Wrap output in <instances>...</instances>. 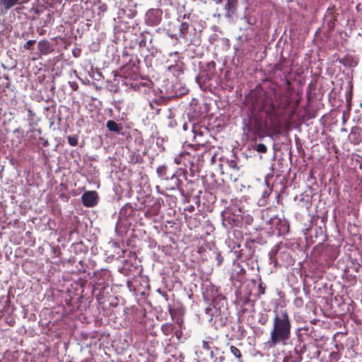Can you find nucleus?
<instances>
[{
  "mask_svg": "<svg viewBox=\"0 0 362 362\" xmlns=\"http://www.w3.org/2000/svg\"><path fill=\"white\" fill-rule=\"evenodd\" d=\"M248 102L251 104L252 114L264 112L267 118L269 119L270 125L274 128L280 127L282 110L290 105L288 100L284 98L281 102H279L276 107L271 97L265 94L257 93H252L248 98Z\"/></svg>",
  "mask_w": 362,
  "mask_h": 362,
  "instance_id": "1",
  "label": "nucleus"
},
{
  "mask_svg": "<svg viewBox=\"0 0 362 362\" xmlns=\"http://www.w3.org/2000/svg\"><path fill=\"white\" fill-rule=\"evenodd\" d=\"M273 327L267 341L269 347L287 344L291 337V320L286 309L274 310Z\"/></svg>",
  "mask_w": 362,
  "mask_h": 362,
  "instance_id": "2",
  "label": "nucleus"
},
{
  "mask_svg": "<svg viewBox=\"0 0 362 362\" xmlns=\"http://www.w3.org/2000/svg\"><path fill=\"white\" fill-rule=\"evenodd\" d=\"M292 72V65L288 64L286 58L281 57L279 63L274 64L271 69V74L274 78H281L289 76Z\"/></svg>",
  "mask_w": 362,
  "mask_h": 362,
  "instance_id": "3",
  "label": "nucleus"
},
{
  "mask_svg": "<svg viewBox=\"0 0 362 362\" xmlns=\"http://www.w3.org/2000/svg\"><path fill=\"white\" fill-rule=\"evenodd\" d=\"M180 192L183 196L185 197L186 201L187 202H189L191 197H194L198 200V202H199L202 190L199 189V185L198 182L190 180L186 183L185 189H181Z\"/></svg>",
  "mask_w": 362,
  "mask_h": 362,
  "instance_id": "4",
  "label": "nucleus"
},
{
  "mask_svg": "<svg viewBox=\"0 0 362 362\" xmlns=\"http://www.w3.org/2000/svg\"><path fill=\"white\" fill-rule=\"evenodd\" d=\"M223 225L226 228H231L234 226H238L241 223V217L239 214H235L232 209H226L222 214Z\"/></svg>",
  "mask_w": 362,
  "mask_h": 362,
  "instance_id": "5",
  "label": "nucleus"
},
{
  "mask_svg": "<svg viewBox=\"0 0 362 362\" xmlns=\"http://www.w3.org/2000/svg\"><path fill=\"white\" fill-rule=\"evenodd\" d=\"M99 199L96 191H86L81 196V202L84 206L92 208L98 204Z\"/></svg>",
  "mask_w": 362,
  "mask_h": 362,
  "instance_id": "6",
  "label": "nucleus"
},
{
  "mask_svg": "<svg viewBox=\"0 0 362 362\" xmlns=\"http://www.w3.org/2000/svg\"><path fill=\"white\" fill-rule=\"evenodd\" d=\"M192 131L194 134V140L197 144L204 146L206 141L203 137L208 132V129L199 124H193Z\"/></svg>",
  "mask_w": 362,
  "mask_h": 362,
  "instance_id": "7",
  "label": "nucleus"
},
{
  "mask_svg": "<svg viewBox=\"0 0 362 362\" xmlns=\"http://www.w3.org/2000/svg\"><path fill=\"white\" fill-rule=\"evenodd\" d=\"M303 348L299 351L295 349L293 351H288L286 355L282 362H300L302 361Z\"/></svg>",
  "mask_w": 362,
  "mask_h": 362,
  "instance_id": "8",
  "label": "nucleus"
},
{
  "mask_svg": "<svg viewBox=\"0 0 362 362\" xmlns=\"http://www.w3.org/2000/svg\"><path fill=\"white\" fill-rule=\"evenodd\" d=\"M40 53L42 55H47L54 52V48L51 42L47 40H42L37 44Z\"/></svg>",
  "mask_w": 362,
  "mask_h": 362,
  "instance_id": "9",
  "label": "nucleus"
},
{
  "mask_svg": "<svg viewBox=\"0 0 362 362\" xmlns=\"http://www.w3.org/2000/svg\"><path fill=\"white\" fill-rule=\"evenodd\" d=\"M238 0H227L224 6L226 11V17H231L236 11Z\"/></svg>",
  "mask_w": 362,
  "mask_h": 362,
  "instance_id": "10",
  "label": "nucleus"
},
{
  "mask_svg": "<svg viewBox=\"0 0 362 362\" xmlns=\"http://www.w3.org/2000/svg\"><path fill=\"white\" fill-rule=\"evenodd\" d=\"M134 214V209L130 204H126L119 210V215L121 218H127Z\"/></svg>",
  "mask_w": 362,
  "mask_h": 362,
  "instance_id": "11",
  "label": "nucleus"
},
{
  "mask_svg": "<svg viewBox=\"0 0 362 362\" xmlns=\"http://www.w3.org/2000/svg\"><path fill=\"white\" fill-rule=\"evenodd\" d=\"M16 5H21L18 0H0V7L2 13H6Z\"/></svg>",
  "mask_w": 362,
  "mask_h": 362,
  "instance_id": "12",
  "label": "nucleus"
},
{
  "mask_svg": "<svg viewBox=\"0 0 362 362\" xmlns=\"http://www.w3.org/2000/svg\"><path fill=\"white\" fill-rule=\"evenodd\" d=\"M156 173L159 177H160L163 180H169L173 179L175 176V174L173 173L171 175H169L168 174V168L166 165H160L156 169Z\"/></svg>",
  "mask_w": 362,
  "mask_h": 362,
  "instance_id": "13",
  "label": "nucleus"
},
{
  "mask_svg": "<svg viewBox=\"0 0 362 362\" xmlns=\"http://www.w3.org/2000/svg\"><path fill=\"white\" fill-rule=\"evenodd\" d=\"M339 62L346 67H354L357 65V62L354 58L349 54H346L344 57L339 59Z\"/></svg>",
  "mask_w": 362,
  "mask_h": 362,
  "instance_id": "14",
  "label": "nucleus"
},
{
  "mask_svg": "<svg viewBox=\"0 0 362 362\" xmlns=\"http://www.w3.org/2000/svg\"><path fill=\"white\" fill-rule=\"evenodd\" d=\"M189 28V25L187 22H182L180 26L179 37L180 38L187 40V34Z\"/></svg>",
  "mask_w": 362,
  "mask_h": 362,
  "instance_id": "15",
  "label": "nucleus"
},
{
  "mask_svg": "<svg viewBox=\"0 0 362 362\" xmlns=\"http://www.w3.org/2000/svg\"><path fill=\"white\" fill-rule=\"evenodd\" d=\"M106 127L109 131L119 134L122 129L120 124L116 123L113 120H108L106 123Z\"/></svg>",
  "mask_w": 362,
  "mask_h": 362,
  "instance_id": "16",
  "label": "nucleus"
},
{
  "mask_svg": "<svg viewBox=\"0 0 362 362\" xmlns=\"http://www.w3.org/2000/svg\"><path fill=\"white\" fill-rule=\"evenodd\" d=\"M39 121H35L33 122V124L32 126L29 127V132L33 134L32 137L33 139H36L37 136L42 135V131L41 128H36L35 127L37 125V122Z\"/></svg>",
  "mask_w": 362,
  "mask_h": 362,
  "instance_id": "17",
  "label": "nucleus"
},
{
  "mask_svg": "<svg viewBox=\"0 0 362 362\" xmlns=\"http://www.w3.org/2000/svg\"><path fill=\"white\" fill-rule=\"evenodd\" d=\"M214 339L211 337H206L202 341V348L206 351L211 350V345L213 344Z\"/></svg>",
  "mask_w": 362,
  "mask_h": 362,
  "instance_id": "18",
  "label": "nucleus"
},
{
  "mask_svg": "<svg viewBox=\"0 0 362 362\" xmlns=\"http://www.w3.org/2000/svg\"><path fill=\"white\" fill-rule=\"evenodd\" d=\"M27 112L29 121L28 126H32L33 124V122L40 120L37 118L36 114L31 109H28Z\"/></svg>",
  "mask_w": 362,
  "mask_h": 362,
  "instance_id": "19",
  "label": "nucleus"
},
{
  "mask_svg": "<svg viewBox=\"0 0 362 362\" xmlns=\"http://www.w3.org/2000/svg\"><path fill=\"white\" fill-rule=\"evenodd\" d=\"M254 128H255V133L257 134L259 132L263 131V129L264 128V124L262 121H260L257 119H255Z\"/></svg>",
  "mask_w": 362,
  "mask_h": 362,
  "instance_id": "20",
  "label": "nucleus"
},
{
  "mask_svg": "<svg viewBox=\"0 0 362 362\" xmlns=\"http://www.w3.org/2000/svg\"><path fill=\"white\" fill-rule=\"evenodd\" d=\"M173 327V324L166 323L161 326V330L165 335L168 336L172 333Z\"/></svg>",
  "mask_w": 362,
  "mask_h": 362,
  "instance_id": "21",
  "label": "nucleus"
},
{
  "mask_svg": "<svg viewBox=\"0 0 362 362\" xmlns=\"http://www.w3.org/2000/svg\"><path fill=\"white\" fill-rule=\"evenodd\" d=\"M230 352L239 359V361L242 360V354L239 349H238L236 346L231 345L230 346Z\"/></svg>",
  "mask_w": 362,
  "mask_h": 362,
  "instance_id": "22",
  "label": "nucleus"
},
{
  "mask_svg": "<svg viewBox=\"0 0 362 362\" xmlns=\"http://www.w3.org/2000/svg\"><path fill=\"white\" fill-rule=\"evenodd\" d=\"M253 149L259 153H265L267 151V147L264 144H258L254 146Z\"/></svg>",
  "mask_w": 362,
  "mask_h": 362,
  "instance_id": "23",
  "label": "nucleus"
},
{
  "mask_svg": "<svg viewBox=\"0 0 362 362\" xmlns=\"http://www.w3.org/2000/svg\"><path fill=\"white\" fill-rule=\"evenodd\" d=\"M227 164L228 167L233 171H238L239 170V167L238 166V163L235 160H228Z\"/></svg>",
  "mask_w": 362,
  "mask_h": 362,
  "instance_id": "24",
  "label": "nucleus"
},
{
  "mask_svg": "<svg viewBox=\"0 0 362 362\" xmlns=\"http://www.w3.org/2000/svg\"><path fill=\"white\" fill-rule=\"evenodd\" d=\"M37 139L38 140V144L39 145H42L43 147H47L49 146V141L47 139H45V138H43L42 136V135L40 136H37L36 139Z\"/></svg>",
  "mask_w": 362,
  "mask_h": 362,
  "instance_id": "25",
  "label": "nucleus"
},
{
  "mask_svg": "<svg viewBox=\"0 0 362 362\" xmlns=\"http://www.w3.org/2000/svg\"><path fill=\"white\" fill-rule=\"evenodd\" d=\"M68 143L71 146H76L78 144V137L76 136H70L68 137Z\"/></svg>",
  "mask_w": 362,
  "mask_h": 362,
  "instance_id": "26",
  "label": "nucleus"
},
{
  "mask_svg": "<svg viewBox=\"0 0 362 362\" xmlns=\"http://www.w3.org/2000/svg\"><path fill=\"white\" fill-rule=\"evenodd\" d=\"M293 303L296 307H297L298 308H302L304 304V300H303V298H301V297H296L293 300Z\"/></svg>",
  "mask_w": 362,
  "mask_h": 362,
  "instance_id": "27",
  "label": "nucleus"
},
{
  "mask_svg": "<svg viewBox=\"0 0 362 362\" xmlns=\"http://www.w3.org/2000/svg\"><path fill=\"white\" fill-rule=\"evenodd\" d=\"M265 289L266 286L262 281H260V283L258 285V293L259 295H263L265 293Z\"/></svg>",
  "mask_w": 362,
  "mask_h": 362,
  "instance_id": "28",
  "label": "nucleus"
},
{
  "mask_svg": "<svg viewBox=\"0 0 362 362\" xmlns=\"http://www.w3.org/2000/svg\"><path fill=\"white\" fill-rule=\"evenodd\" d=\"M35 40H30L27 41L25 44H24L23 47L25 49H31V47L33 46V45L35 43Z\"/></svg>",
  "mask_w": 362,
  "mask_h": 362,
  "instance_id": "29",
  "label": "nucleus"
},
{
  "mask_svg": "<svg viewBox=\"0 0 362 362\" xmlns=\"http://www.w3.org/2000/svg\"><path fill=\"white\" fill-rule=\"evenodd\" d=\"M361 128L358 127H355L354 128L351 129V135H353V136H360V133H361Z\"/></svg>",
  "mask_w": 362,
  "mask_h": 362,
  "instance_id": "30",
  "label": "nucleus"
},
{
  "mask_svg": "<svg viewBox=\"0 0 362 362\" xmlns=\"http://www.w3.org/2000/svg\"><path fill=\"white\" fill-rule=\"evenodd\" d=\"M280 80H281L282 81L285 82L286 86L288 88L291 86V81L288 79V76H284L282 77L281 78H279Z\"/></svg>",
  "mask_w": 362,
  "mask_h": 362,
  "instance_id": "31",
  "label": "nucleus"
},
{
  "mask_svg": "<svg viewBox=\"0 0 362 362\" xmlns=\"http://www.w3.org/2000/svg\"><path fill=\"white\" fill-rule=\"evenodd\" d=\"M267 322V316H262L259 319V323H260L262 325H265Z\"/></svg>",
  "mask_w": 362,
  "mask_h": 362,
  "instance_id": "32",
  "label": "nucleus"
},
{
  "mask_svg": "<svg viewBox=\"0 0 362 362\" xmlns=\"http://www.w3.org/2000/svg\"><path fill=\"white\" fill-rule=\"evenodd\" d=\"M168 312H169L170 315H171V317L173 318L174 315H175V310L172 308L171 305H168Z\"/></svg>",
  "mask_w": 362,
  "mask_h": 362,
  "instance_id": "33",
  "label": "nucleus"
},
{
  "mask_svg": "<svg viewBox=\"0 0 362 362\" xmlns=\"http://www.w3.org/2000/svg\"><path fill=\"white\" fill-rule=\"evenodd\" d=\"M216 259H217L218 264V265L221 264H222V262H223V257H221V255H220V254H218V255H217Z\"/></svg>",
  "mask_w": 362,
  "mask_h": 362,
  "instance_id": "34",
  "label": "nucleus"
},
{
  "mask_svg": "<svg viewBox=\"0 0 362 362\" xmlns=\"http://www.w3.org/2000/svg\"><path fill=\"white\" fill-rule=\"evenodd\" d=\"M139 47H144L146 45V40L145 39H142L139 42Z\"/></svg>",
  "mask_w": 362,
  "mask_h": 362,
  "instance_id": "35",
  "label": "nucleus"
},
{
  "mask_svg": "<svg viewBox=\"0 0 362 362\" xmlns=\"http://www.w3.org/2000/svg\"><path fill=\"white\" fill-rule=\"evenodd\" d=\"M30 0H18V1L19 2V4L21 5H23V4H27L30 1Z\"/></svg>",
  "mask_w": 362,
  "mask_h": 362,
  "instance_id": "36",
  "label": "nucleus"
},
{
  "mask_svg": "<svg viewBox=\"0 0 362 362\" xmlns=\"http://www.w3.org/2000/svg\"><path fill=\"white\" fill-rule=\"evenodd\" d=\"M194 210V207L193 206H189L187 209V211L189 212H192Z\"/></svg>",
  "mask_w": 362,
  "mask_h": 362,
  "instance_id": "37",
  "label": "nucleus"
},
{
  "mask_svg": "<svg viewBox=\"0 0 362 362\" xmlns=\"http://www.w3.org/2000/svg\"><path fill=\"white\" fill-rule=\"evenodd\" d=\"M175 162L177 164H180V161L178 160V158H175Z\"/></svg>",
  "mask_w": 362,
  "mask_h": 362,
  "instance_id": "38",
  "label": "nucleus"
},
{
  "mask_svg": "<svg viewBox=\"0 0 362 362\" xmlns=\"http://www.w3.org/2000/svg\"><path fill=\"white\" fill-rule=\"evenodd\" d=\"M50 107H54V106H52V107H46L45 108V110H47V111H48V110H49Z\"/></svg>",
  "mask_w": 362,
  "mask_h": 362,
  "instance_id": "39",
  "label": "nucleus"
},
{
  "mask_svg": "<svg viewBox=\"0 0 362 362\" xmlns=\"http://www.w3.org/2000/svg\"><path fill=\"white\" fill-rule=\"evenodd\" d=\"M186 127H187V124H185V125L183 126L184 129H187V128H186Z\"/></svg>",
  "mask_w": 362,
  "mask_h": 362,
  "instance_id": "40",
  "label": "nucleus"
},
{
  "mask_svg": "<svg viewBox=\"0 0 362 362\" xmlns=\"http://www.w3.org/2000/svg\"><path fill=\"white\" fill-rule=\"evenodd\" d=\"M42 34H43V31L40 32V35H42Z\"/></svg>",
  "mask_w": 362,
  "mask_h": 362,
  "instance_id": "41",
  "label": "nucleus"
},
{
  "mask_svg": "<svg viewBox=\"0 0 362 362\" xmlns=\"http://www.w3.org/2000/svg\"><path fill=\"white\" fill-rule=\"evenodd\" d=\"M361 107H362V103H361Z\"/></svg>",
  "mask_w": 362,
  "mask_h": 362,
  "instance_id": "42",
  "label": "nucleus"
}]
</instances>
